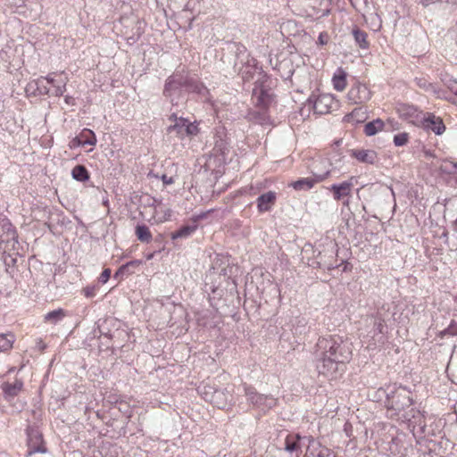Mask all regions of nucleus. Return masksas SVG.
<instances>
[{
    "instance_id": "2",
    "label": "nucleus",
    "mask_w": 457,
    "mask_h": 457,
    "mask_svg": "<svg viewBox=\"0 0 457 457\" xmlns=\"http://www.w3.org/2000/svg\"><path fill=\"white\" fill-rule=\"evenodd\" d=\"M223 64H227L224 69L229 76L239 75L244 82L252 80L255 73H259V62L251 56L246 47L237 42L230 43L228 46L227 52L220 59Z\"/></svg>"
},
{
    "instance_id": "64",
    "label": "nucleus",
    "mask_w": 457,
    "mask_h": 457,
    "mask_svg": "<svg viewBox=\"0 0 457 457\" xmlns=\"http://www.w3.org/2000/svg\"><path fill=\"white\" fill-rule=\"evenodd\" d=\"M341 143H342V139H339L335 142V145L338 146V145H340Z\"/></svg>"
},
{
    "instance_id": "8",
    "label": "nucleus",
    "mask_w": 457,
    "mask_h": 457,
    "mask_svg": "<svg viewBox=\"0 0 457 457\" xmlns=\"http://www.w3.org/2000/svg\"><path fill=\"white\" fill-rule=\"evenodd\" d=\"M442 431L438 430V436L434 438L419 437L417 443L419 445L425 446L429 454L442 455L447 448V440H444Z\"/></svg>"
},
{
    "instance_id": "49",
    "label": "nucleus",
    "mask_w": 457,
    "mask_h": 457,
    "mask_svg": "<svg viewBox=\"0 0 457 457\" xmlns=\"http://www.w3.org/2000/svg\"><path fill=\"white\" fill-rule=\"evenodd\" d=\"M213 390H216V388H214L212 386H204L202 388L199 387V391H200L201 395H203V397L204 398L205 401H207V395L206 394H208V395L210 394L212 395Z\"/></svg>"
},
{
    "instance_id": "48",
    "label": "nucleus",
    "mask_w": 457,
    "mask_h": 457,
    "mask_svg": "<svg viewBox=\"0 0 457 457\" xmlns=\"http://www.w3.org/2000/svg\"><path fill=\"white\" fill-rule=\"evenodd\" d=\"M54 96H63L64 92L66 91V83L62 82V84H57L54 87Z\"/></svg>"
},
{
    "instance_id": "57",
    "label": "nucleus",
    "mask_w": 457,
    "mask_h": 457,
    "mask_svg": "<svg viewBox=\"0 0 457 457\" xmlns=\"http://www.w3.org/2000/svg\"><path fill=\"white\" fill-rule=\"evenodd\" d=\"M139 37H140V33H138L137 36L133 35L131 37H129L127 38V41L129 44L132 45V44L136 43L139 39Z\"/></svg>"
},
{
    "instance_id": "11",
    "label": "nucleus",
    "mask_w": 457,
    "mask_h": 457,
    "mask_svg": "<svg viewBox=\"0 0 457 457\" xmlns=\"http://www.w3.org/2000/svg\"><path fill=\"white\" fill-rule=\"evenodd\" d=\"M334 255H337V245L332 246L330 249H325L323 253L319 252L311 265L313 268L326 269L328 270H334L337 268L336 262L334 263L331 261L327 260V258H333Z\"/></svg>"
},
{
    "instance_id": "39",
    "label": "nucleus",
    "mask_w": 457,
    "mask_h": 457,
    "mask_svg": "<svg viewBox=\"0 0 457 457\" xmlns=\"http://www.w3.org/2000/svg\"><path fill=\"white\" fill-rule=\"evenodd\" d=\"M384 125L385 124L382 120L376 119L365 124L364 133L370 137L374 136L383 129Z\"/></svg>"
},
{
    "instance_id": "46",
    "label": "nucleus",
    "mask_w": 457,
    "mask_h": 457,
    "mask_svg": "<svg viewBox=\"0 0 457 457\" xmlns=\"http://www.w3.org/2000/svg\"><path fill=\"white\" fill-rule=\"evenodd\" d=\"M409 134L406 132L399 133L394 136V144L396 146H403L408 143Z\"/></svg>"
},
{
    "instance_id": "62",
    "label": "nucleus",
    "mask_w": 457,
    "mask_h": 457,
    "mask_svg": "<svg viewBox=\"0 0 457 457\" xmlns=\"http://www.w3.org/2000/svg\"><path fill=\"white\" fill-rule=\"evenodd\" d=\"M155 253H151L146 255V260H151L154 258Z\"/></svg>"
},
{
    "instance_id": "41",
    "label": "nucleus",
    "mask_w": 457,
    "mask_h": 457,
    "mask_svg": "<svg viewBox=\"0 0 457 457\" xmlns=\"http://www.w3.org/2000/svg\"><path fill=\"white\" fill-rule=\"evenodd\" d=\"M66 316L65 311L62 308L51 311L45 315V320L52 324H56Z\"/></svg>"
},
{
    "instance_id": "54",
    "label": "nucleus",
    "mask_w": 457,
    "mask_h": 457,
    "mask_svg": "<svg viewBox=\"0 0 457 457\" xmlns=\"http://www.w3.org/2000/svg\"><path fill=\"white\" fill-rule=\"evenodd\" d=\"M327 43H328V34L326 32H321L318 37V44L323 46V45H326Z\"/></svg>"
},
{
    "instance_id": "32",
    "label": "nucleus",
    "mask_w": 457,
    "mask_h": 457,
    "mask_svg": "<svg viewBox=\"0 0 457 457\" xmlns=\"http://www.w3.org/2000/svg\"><path fill=\"white\" fill-rule=\"evenodd\" d=\"M413 81L415 85L420 89L426 92L433 93L437 97H440V89H438L435 84L428 81L426 77H416Z\"/></svg>"
},
{
    "instance_id": "10",
    "label": "nucleus",
    "mask_w": 457,
    "mask_h": 457,
    "mask_svg": "<svg viewBox=\"0 0 457 457\" xmlns=\"http://www.w3.org/2000/svg\"><path fill=\"white\" fill-rule=\"evenodd\" d=\"M334 97L328 94L320 95L313 99V96L308 98V106L317 114H327L331 112Z\"/></svg>"
},
{
    "instance_id": "7",
    "label": "nucleus",
    "mask_w": 457,
    "mask_h": 457,
    "mask_svg": "<svg viewBox=\"0 0 457 457\" xmlns=\"http://www.w3.org/2000/svg\"><path fill=\"white\" fill-rule=\"evenodd\" d=\"M313 437L311 436H302L298 433H290L285 438L284 449L291 454H295V457H299L302 453V448L311 445V440Z\"/></svg>"
},
{
    "instance_id": "9",
    "label": "nucleus",
    "mask_w": 457,
    "mask_h": 457,
    "mask_svg": "<svg viewBox=\"0 0 457 457\" xmlns=\"http://www.w3.org/2000/svg\"><path fill=\"white\" fill-rule=\"evenodd\" d=\"M370 324L372 325V329L370 331V333L372 334L371 337L374 341L372 345H376L377 343L384 344L387 327L382 314L378 312L376 314L371 315L370 317Z\"/></svg>"
},
{
    "instance_id": "63",
    "label": "nucleus",
    "mask_w": 457,
    "mask_h": 457,
    "mask_svg": "<svg viewBox=\"0 0 457 457\" xmlns=\"http://www.w3.org/2000/svg\"><path fill=\"white\" fill-rule=\"evenodd\" d=\"M81 139H90V135L89 134H86V136L84 137H80Z\"/></svg>"
},
{
    "instance_id": "18",
    "label": "nucleus",
    "mask_w": 457,
    "mask_h": 457,
    "mask_svg": "<svg viewBox=\"0 0 457 457\" xmlns=\"http://www.w3.org/2000/svg\"><path fill=\"white\" fill-rule=\"evenodd\" d=\"M386 449L388 457H408V451H412L410 445L400 438H393Z\"/></svg>"
},
{
    "instance_id": "29",
    "label": "nucleus",
    "mask_w": 457,
    "mask_h": 457,
    "mask_svg": "<svg viewBox=\"0 0 457 457\" xmlns=\"http://www.w3.org/2000/svg\"><path fill=\"white\" fill-rule=\"evenodd\" d=\"M23 387V382L16 379L13 383L3 384L2 389L6 399H12L19 395Z\"/></svg>"
},
{
    "instance_id": "28",
    "label": "nucleus",
    "mask_w": 457,
    "mask_h": 457,
    "mask_svg": "<svg viewBox=\"0 0 457 457\" xmlns=\"http://www.w3.org/2000/svg\"><path fill=\"white\" fill-rule=\"evenodd\" d=\"M202 216H197L196 219L194 220L192 224L184 225L180 227L179 229L171 233V239L176 240L179 238H187L189 237L198 228L196 221Z\"/></svg>"
},
{
    "instance_id": "17",
    "label": "nucleus",
    "mask_w": 457,
    "mask_h": 457,
    "mask_svg": "<svg viewBox=\"0 0 457 457\" xmlns=\"http://www.w3.org/2000/svg\"><path fill=\"white\" fill-rule=\"evenodd\" d=\"M421 122L425 129L432 130L436 135H442L445 130V126L443 120L436 116L434 113L426 112L421 113Z\"/></svg>"
},
{
    "instance_id": "31",
    "label": "nucleus",
    "mask_w": 457,
    "mask_h": 457,
    "mask_svg": "<svg viewBox=\"0 0 457 457\" xmlns=\"http://www.w3.org/2000/svg\"><path fill=\"white\" fill-rule=\"evenodd\" d=\"M355 45L363 50H368L370 47V42L368 40V33L361 29L359 27H353L352 30Z\"/></svg>"
},
{
    "instance_id": "53",
    "label": "nucleus",
    "mask_w": 457,
    "mask_h": 457,
    "mask_svg": "<svg viewBox=\"0 0 457 457\" xmlns=\"http://www.w3.org/2000/svg\"><path fill=\"white\" fill-rule=\"evenodd\" d=\"M43 79H44V82L47 85V84H50L52 85L53 87H54L55 85H57L56 83V80L52 76V74H48L47 76L44 77L43 76Z\"/></svg>"
},
{
    "instance_id": "26",
    "label": "nucleus",
    "mask_w": 457,
    "mask_h": 457,
    "mask_svg": "<svg viewBox=\"0 0 457 457\" xmlns=\"http://www.w3.org/2000/svg\"><path fill=\"white\" fill-rule=\"evenodd\" d=\"M142 264L140 260H133L121 265L118 270L114 273L113 278L118 280L123 279L124 277L129 276L135 273L137 268Z\"/></svg>"
},
{
    "instance_id": "55",
    "label": "nucleus",
    "mask_w": 457,
    "mask_h": 457,
    "mask_svg": "<svg viewBox=\"0 0 457 457\" xmlns=\"http://www.w3.org/2000/svg\"><path fill=\"white\" fill-rule=\"evenodd\" d=\"M452 328H453V327L450 324L446 328H445L444 330H442L438 333V337L443 338L445 336H452Z\"/></svg>"
},
{
    "instance_id": "56",
    "label": "nucleus",
    "mask_w": 457,
    "mask_h": 457,
    "mask_svg": "<svg viewBox=\"0 0 457 457\" xmlns=\"http://www.w3.org/2000/svg\"><path fill=\"white\" fill-rule=\"evenodd\" d=\"M336 264L337 265V268L341 267V266L343 267V269H342L343 272H346V271L350 270V263L347 262L342 261V262L340 264H337V263H336Z\"/></svg>"
},
{
    "instance_id": "30",
    "label": "nucleus",
    "mask_w": 457,
    "mask_h": 457,
    "mask_svg": "<svg viewBox=\"0 0 457 457\" xmlns=\"http://www.w3.org/2000/svg\"><path fill=\"white\" fill-rule=\"evenodd\" d=\"M440 425L438 423L432 422L429 425H419L418 430L415 433H420V437L424 438H434L438 436V430Z\"/></svg>"
},
{
    "instance_id": "40",
    "label": "nucleus",
    "mask_w": 457,
    "mask_h": 457,
    "mask_svg": "<svg viewBox=\"0 0 457 457\" xmlns=\"http://www.w3.org/2000/svg\"><path fill=\"white\" fill-rule=\"evenodd\" d=\"M278 71L283 79H290L295 72L293 63L290 61H283L278 64Z\"/></svg>"
},
{
    "instance_id": "22",
    "label": "nucleus",
    "mask_w": 457,
    "mask_h": 457,
    "mask_svg": "<svg viewBox=\"0 0 457 457\" xmlns=\"http://www.w3.org/2000/svg\"><path fill=\"white\" fill-rule=\"evenodd\" d=\"M277 201V193L268 191L260 195L256 199L257 209L260 213L270 212Z\"/></svg>"
},
{
    "instance_id": "47",
    "label": "nucleus",
    "mask_w": 457,
    "mask_h": 457,
    "mask_svg": "<svg viewBox=\"0 0 457 457\" xmlns=\"http://www.w3.org/2000/svg\"><path fill=\"white\" fill-rule=\"evenodd\" d=\"M111 274H112L111 269H109V268L104 269L102 271V273L100 274V277L98 278L99 282L102 284H105L109 280Z\"/></svg>"
},
{
    "instance_id": "52",
    "label": "nucleus",
    "mask_w": 457,
    "mask_h": 457,
    "mask_svg": "<svg viewBox=\"0 0 457 457\" xmlns=\"http://www.w3.org/2000/svg\"><path fill=\"white\" fill-rule=\"evenodd\" d=\"M161 179H162L163 185H165V186L171 185L175 182V179L173 177H169L166 174H162L161 176Z\"/></svg>"
},
{
    "instance_id": "23",
    "label": "nucleus",
    "mask_w": 457,
    "mask_h": 457,
    "mask_svg": "<svg viewBox=\"0 0 457 457\" xmlns=\"http://www.w3.org/2000/svg\"><path fill=\"white\" fill-rule=\"evenodd\" d=\"M17 231L10 220L6 217L0 219V239L2 242L16 240Z\"/></svg>"
},
{
    "instance_id": "51",
    "label": "nucleus",
    "mask_w": 457,
    "mask_h": 457,
    "mask_svg": "<svg viewBox=\"0 0 457 457\" xmlns=\"http://www.w3.org/2000/svg\"><path fill=\"white\" fill-rule=\"evenodd\" d=\"M447 87L450 89V91L457 96V80L450 79L447 82Z\"/></svg>"
},
{
    "instance_id": "19",
    "label": "nucleus",
    "mask_w": 457,
    "mask_h": 457,
    "mask_svg": "<svg viewBox=\"0 0 457 457\" xmlns=\"http://www.w3.org/2000/svg\"><path fill=\"white\" fill-rule=\"evenodd\" d=\"M25 92L28 96H41L49 94V88L44 82L43 76L30 80L25 87Z\"/></svg>"
},
{
    "instance_id": "4",
    "label": "nucleus",
    "mask_w": 457,
    "mask_h": 457,
    "mask_svg": "<svg viewBox=\"0 0 457 457\" xmlns=\"http://www.w3.org/2000/svg\"><path fill=\"white\" fill-rule=\"evenodd\" d=\"M413 403L411 390L403 386H392L388 401L386 402V408L390 415L399 416L401 412L410 408Z\"/></svg>"
},
{
    "instance_id": "35",
    "label": "nucleus",
    "mask_w": 457,
    "mask_h": 457,
    "mask_svg": "<svg viewBox=\"0 0 457 457\" xmlns=\"http://www.w3.org/2000/svg\"><path fill=\"white\" fill-rule=\"evenodd\" d=\"M366 119L365 112L362 111V109L360 108H354L352 112L347 113L344 116L343 120L345 122L349 123H360L364 121Z\"/></svg>"
},
{
    "instance_id": "50",
    "label": "nucleus",
    "mask_w": 457,
    "mask_h": 457,
    "mask_svg": "<svg viewBox=\"0 0 457 457\" xmlns=\"http://www.w3.org/2000/svg\"><path fill=\"white\" fill-rule=\"evenodd\" d=\"M84 295L87 298H92L96 295V287H87L83 289Z\"/></svg>"
},
{
    "instance_id": "14",
    "label": "nucleus",
    "mask_w": 457,
    "mask_h": 457,
    "mask_svg": "<svg viewBox=\"0 0 457 457\" xmlns=\"http://www.w3.org/2000/svg\"><path fill=\"white\" fill-rule=\"evenodd\" d=\"M213 139L214 154L221 155L225 158L229 153V143L228 142L227 133L223 127H219L215 129Z\"/></svg>"
},
{
    "instance_id": "59",
    "label": "nucleus",
    "mask_w": 457,
    "mask_h": 457,
    "mask_svg": "<svg viewBox=\"0 0 457 457\" xmlns=\"http://www.w3.org/2000/svg\"><path fill=\"white\" fill-rule=\"evenodd\" d=\"M440 0H420V4L423 5V6H428L429 4H435V3H437L439 2Z\"/></svg>"
},
{
    "instance_id": "34",
    "label": "nucleus",
    "mask_w": 457,
    "mask_h": 457,
    "mask_svg": "<svg viewBox=\"0 0 457 457\" xmlns=\"http://www.w3.org/2000/svg\"><path fill=\"white\" fill-rule=\"evenodd\" d=\"M15 339L14 334L11 332L0 334V353L9 352L12 348Z\"/></svg>"
},
{
    "instance_id": "33",
    "label": "nucleus",
    "mask_w": 457,
    "mask_h": 457,
    "mask_svg": "<svg viewBox=\"0 0 457 457\" xmlns=\"http://www.w3.org/2000/svg\"><path fill=\"white\" fill-rule=\"evenodd\" d=\"M71 177L73 179L79 182H87L90 179L89 171L86 166L82 164H77L71 170Z\"/></svg>"
},
{
    "instance_id": "44",
    "label": "nucleus",
    "mask_w": 457,
    "mask_h": 457,
    "mask_svg": "<svg viewBox=\"0 0 457 457\" xmlns=\"http://www.w3.org/2000/svg\"><path fill=\"white\" fill-rule=\"evenodd\" d=\"M440 170L446 174H457V162L453 161L445 160L440 165Z\"/></svg>"
},
{
    "instance_id": "36",
    "label": "nucleus",
    "mask_w": 457,
    "mask_h": 457,
    "mask_svg": "<svg viewBox=\"0 0 457 457\" xmlns=\"http://www.w3.org/2000/svg\"><path fill=\"white\" fill-rule=\"evenodd\" d=\"M258 74H259V78L254 82V87L253 88V90H260V89L270 87H271L270 77L266 72L263 71L262 68H260V71Z\"/></svg>"
},
{
    "instance_id": "15",
    "label": "nucleus",
    "mask_w": 457,
    "mask_h": 457,
    "mask_svg": "<svg viewBox=\"0 0 457 457\" xmlns=\"http://www.w3.org/2000/svg\"><path fill=\"white\" fill-rule=\"evenodd\" d=\"M330 171L327 170L324 173L319 174L316 172H312L314 178H303L296 181H294L290 184V187H292L295 190L302 191V190H309L313 187V186L318 183L321 182L324 179H326Z\"/></svg>"
},
{
    "instance_id": "27",
    "label": "nucleus",
    "mask_w": 457,
    "mask_h": 457,
    "mask_svg": "<svg viewBox=\"0 0 457 457\" xmlns=\"http://www.w3.org/2000/svg\"><path fill=\"white\" fill-rule=\"evenodd\" d=\"M207 395V401L212 403L219 409H224L228 403V397L230 396L228 392H224L220 389L213 390L212 395Z\"/></svg>"
},
{
    "instance_id": "16",
    "label": "nucleus",
    "mask_w": 457,
    "mask_h": 457,
    "mask_svg": "<svg viewBox=\"0 0 457 457\" xmlns=\"http://www.w3.org/2000/svg\"><path fill=\"white\" fill-rule=\"evenodd\" d=\"M354 177H351L349 180L343 181L341 183L332 184L328 190L332 193L333 198L336 201H341L351 195Z\"/></svg>"
},
{
    "instance_id": "42",
    "label": "nucleus",
    "mask_w": 457,
    "mask_h": 457,
    "mask_svg": "<svg viewBox=\"0 0 457 457\" xmlns=\"http://www.w3.org/2000/svg\"><path fill=\"white\" fill-rule=\"evenodd\" d=\"M392 386L393 385H388L386 387H379L378 390H376L374 392L373 401H384V404L386 405V402L388 401L390 392L392 391Z\"/></svg>"
},
{
    "instance_id": "3",
    "label": "nucleus",
    "mask_w": 457,
    "mask_h": 457,
    "mask_svg": "<svg viewBox=\"0 0 457 457\" xmlns=\"http://www.w3.org/2000/svg\"><path fill=\"white\" fill-rule=\"evenodd\" d=\"M187 93L205 96L208 89L202 82L190 77L184 71H176L165 79L162 95L172 106L183 104Z\"/></svg>"
},
{
    "instance_id": "21",
    "label": "nucleus",
    "mask_w": 457,
    "mask_h": 457,
    "mask_svg": "<svg viewBox=\"0 0 457 457\" xmlns=\"http://www.w3.org/2000/svg\"><path fill=\"white\" fill-rule=\"evenodd\" d=\"M253 98L255 100L256 106L263 110L268 109L274 100L271 87L260 90H253Z\"/></svg>"
},
{
    "instance_id": "38",
    "label": "nucleus",
    "mask_w": 457,
    "mask_h": 457,
    "mask_svg": "<svg viewBox=\"0 0 457 457\" xmlns=\"http://www.w3.org/2000/svg\"><path fill=\"white\" fill-rule=\"evenodd\" d=\"M135 233L137 239L143 243H148L152 239V233L145 224H137Z\"/></svg>"
},
{
    "instance_id": "6",
    "label": "nucleus",
    "mask_w": 457,
    "mask_h": 457,
    "mask_svg": "<svg viewBox=\"0 0 457 457\" xmlns=\"http://www.w3.org/2000/svg\"><path fill=\"white\" fill-rule=\"evenodd\" d=\"M171 124L167 128L168 134H174L178 138L193 137L198 134L199 129L195 122H191L183 117H178L176 112L169 116Z\"/></svg>"
},
{
    "instance_id": "61",
    "label": "nucleus",
    "mask_w": 457,
    "mask_h": 457,
    "mask_svg": "<svg viewBox=\"0 0 457 457\" xmlns=\"http://www.w3.org/2000/svg\"><path fill=\"white\" fill-rule=\"evenodd\" d=\"M343 202V205L348 207L349 206V199L346 197L344 200H341Z\"/></svg>"
},
{
    "instance_id": "20",
    "label": "nucleus",
    "mask_w": 457,
    "mask_h": 457,
    "mask_svg": "<svg viewBox=\"0 0 457 457\" xmlns=\"http://www.w3.org/2000/svg\"><path fill=\"white\" fill-rule=\"evenodd\" d=\"M306 455L308 457H337L333 450L322 445L314 438L311 440V445H307Z\"/></svg>"
},
{
    "instance_id": "60",
    "label": "nucleus",
    "mask_w": 457,
    "mask_h": 457,
    "mask_svg": "<svg viewBox=\"0 0 457 457\" xmlns=\"http://www.w3.org/2000/svg\"><path fill=\"white\" fill-rule=\"evenodd\" d=\"M452 328V337L457 336V323L453 320L451 322Z\"/></svg>"
},
{
    "instance_id": "58",
    "label": "nucleus",
    "mask_w": 457,
    "mask_h": 457,
    "mask_svg": "<svg viewBox=\"0 0 457 457\" xmlns=\"http://www.w3.org/2000/svg\"><path fill=\"white\" fill-rule=\"evenodd\" d=\"M64 101L69 105H74L75 104V99L72 96H65Z\"/></svg>"
},
{
    "instance_id": "45",
    "label": "nucleus",
    "mask_w": 457,
    "mask_h": 457,
    "mask_svg": "<svg viewBox=\"0 0 457 457\" xmlns=\"http://www.w3.org/2000/svg\"><path fill=\"white\" fill-rule=\"evenodd\" d=\"M307 321L304 318L297 319L296 324L294 325L293 333L296 335L305 334L307 332Z\"/></svg>"
},
{
    "instance_id": "13",
    "label": "nucleus",
    "mask_w": 457,
    "mask_h": 457,
    "mask_svg": "<svg viewBox=\"0 0 457 457\" xmlns=\"http://www.w3.org/2000/svg\"><path fill=\"white\" fill-rule=\"evenodd\" d=\"M370 97V90L366 85L361 83L353 84L347 94L348 100L354 104L366 103Z\"/></svg>"
},
{
    "instance_id": "25",
    "label": "nucleus",
    "mask_w": 457,
    "mask_h": 457,
    "mask_svg": "<svg viewBox=\"0 0 457 457\" xmlns=\"http://www.w3.org/2000/svg\"><path fill=\"white\" fill-rule=\"evenodd\" d=\"M71 147L86 145H95L96 144V137L91 129H84L79 137H76L71 140Z\"/></svg>"
},
{
    "instance_id": "37",
    "label": "nucleus",
    "mask_w": 457,
    "mask_h": 457,
    "mask_svg": "<svg viewBox=\"0 0 457 457\" xmlns=\"http://www.w3.org/2000/svg\"><path fill=\"white\" fill-rule=\"evenodd\" d=\"M333 86L337 91H343L346 87V73L339 69L337 73L334 74Z\"/></svg>"
},
{
    "instance_id": "24",
    "label": "nucleus",
    "mask_w": 457,
    "mask_h": 457,
    "mask_svg": "<svg viewBox=\"0 0 457 457\" xmlns=\"http://www.w3.org/2000/svg\"><path fill=\"white\" fill-rule=\"evenodd\" d=\"M352 157L362 163L374 164L378 160V154L370 149H352L349 151Z\"/></svg>"
},
{
    "instance_id": "43",
    "label": "nucleus",
    "mask_w": 457,
    "mask_h": 457,
    "mask_svg": "<svg viewBox=\"0 0 457 457\" xmlns=\"http://www.w3.org/2000/svg\"><path fill=\"white\" fill-rule=\"evenodd\" d=\"M398 112L406 119L419 116L418 110L413 105L403 104L398 108Z\"/></svg>"
},
{
    "instance_id": "5",
    "label": "nucleus",
    "mask_w": 457,
    "mask_h": 457,
    "mask_svg": "<svg viewBox=\"0 0 457 457\" xmlns=\"http://www.w3.org/2000/svg\"><path fill=\"white\" fill-rule=\"evenodd\" d=\"M244 394L246 397L247 403L252 405L253 409L259 410L262 412H267L277 405L278 400L271 395H263L257 392L255 387L251 385H243Z\"/></svg>"
},
{
    "instance_id": "12",
    "label": "nucleus",
    "mask_w": 457,
    "mask_h": 457,
    "mask_svg": "<svg viewBox=\"0 0 457 457\" xmlns=\"http://www.w3.org/2000/svg\"><path fill=\"white\" fill-rule=\"evenodd\" d=\"M27 436L29 455L36 453H45L46 452V448L43 445L42 435L37 428L29 427L27 428Z\"/></svg>"
},
{
    "instance_id": "1",
    "label": "nucleus",
    "mask_w": 457,
    "mask_h": 457,
    "mask_svg": "<svg viewBox=\"0 0 457 457\" xmlns=\"http://www.w3.org/2000/svg\"><path fill=\"white\" fill-rule=\"evenodd\" d=\"M352 353V344L343 337H320L313 352V363L318 374L329 379L342 376Z\"/></svg>"
}]
</instances>
